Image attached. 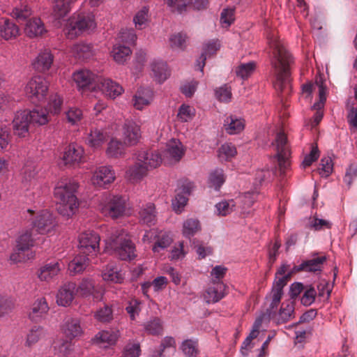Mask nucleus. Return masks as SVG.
Returning <instances> with one entry per match:
<instances>
[{
  "mask_svg": "<svg viewBox=\"0 0 357 357\" xmlns=\"http://www.w3.org/2000/svg\"><path fill=\"white\" fill-rule=\"evenodd\" d=\"M255 68V62L250 61L245 63H241L236 67L235 72L238 77L243 79H245L253 73Z\"/></svg>",
  "mask_w": 357,
  "mask_h": 357,
  "instance_id": "53",
  "label": "nucleus"
},
{
  "mask_svg": "<svg viewBox=\"0 0 357 357\" xmlns=\"http://www.w3.org/2000/svg\"><path fill=\"white\" fill-rule=\"evenodd\" d=\"M102 213L106 215L116 219L124 215L126 210V200L119 195L109 196L102 206Z\"/></svg>",
  "mask_w": 357,
  "mask_h": 357,
  "instance_id": "7",
  "label": "nucleus"
},
{
  "mask_svg": "<svg viewBox=\"0 0 357 357\" xmlns=\"http://www.w3.org/2000/svg\"><path fill=\"white\" fill-rule=\"evenodd\" d=\"M54 61V56L50 50H45L40 52L33 62L34 69L38 72L48 70Z\"/></svg>",
  "mask_w": 357,
  "mask_h": 357,
  "instance_id": "24",
  "label": "nucleus"
},
{
  "mask_svg": "<svg viewBox=\"0 0 357 357\" xmlns=\"http://www.w3.org/2000/svg\"><path fill=\"white\" fill-rule=\"evenodd\" d=\"M105 248L123 261H131L136 257L135 245L127 237L123 229H115L110 238L105 240Z\"/></svg>",
  "mask_w": 357,
  "mask_h": 357,
  "instance_id": "3",
  "label": "nucleus"
},
{
  "mask_svg": "<svg viewBox=\"0 0 357 357\" xmlns=\"http://www.w3.org/2000/svg\"><path fill=\"white\" fill-rule=\"evenodd\" d=\"M87 255H78L69 263L68 269L70 273L75 275L82 273L88 266Z\"/></svg>",
  "mask_w": 357,
  "mask_h": 357,
  "instance_id": "40",
  "label": "nucleus"
},
{
  "mask_svg": "<svg viewBox=\"0 0 357 357\" xmlns=\"http://www.w3.org/2000/svg\"><path fill=\"white\" fill-rule=\"evenodd\" d=\"M61 268L59 262H51L41 266L38 272V278L41 281L49 282L58 275Z\"/></svg>",
  "mask_w": 357,
  "mask_h": 357,
  "instance_id": "32",
  "label": "nucleus"
},
{
  "mask_svg": "<svg viewBox=\"0 0 357 357\" xmlns=\"http://www.w3.org/2000/svg\"><path fill=\"white\" fill-rule=\"evenodd\" d=\"M144 331L149 335H160L163 332V324L158 317H154L143 324Z\"/></svg>",
  "mask_w": 357,
  "mask_h": 357,
  "instance_id": "43",
  "label": "nucleus"
},
{
  "mask_svg": "<svg viewBox=\"0 0 357 357\" xmlns=\"http://www.w3.org/2000/svg\"><path fill=\"white\" fill-rule=\"evenodd\" d=\"M31 15V8L27 5L15 7L13 10V16L18 21H23Z\"/></svg>",
  "mask_w": 357,
  "mask_h": 357,
  "instance_id": "61",
  "label": "nucleus"
},
{
  "mask_svg": "<svg viewBox=\"0 0 357 357\" xmlns=\"http://www.w3.org/2000/svg\"><path fill=\"white\" fill-rule=\"evenodd\" d=\"M226 289L222 281L213 280L204 292V300L208 304L218 303L227 295Z\"/></svg>",
  "mask_w": 357,
  "mask_h": 357,
  "instance_id": "11",
  "label": "nucleus"
},
{
  "mask_svg": "<svg viewBox=\"0 0 357 357\" xmlns=\"http://www.w3.org/2000/svg\"><path fill=\"white\" fill-rule=\"evenodd\" d=\"M73 0H55L53 6V14L56 19L66 17L70 11Z\"/></svg>",
  "mask_w": 357,
  "mask_h": 357,
  "instance_id": "42",
  "label": "nucleus"
},
{
  "mask_svg": "<svg viewBox=\"0 0 357 357\" xmlns=\"http://www.w3.org/2000/svg\"><path fill=\"white\" fill-rule=\"evenodd\" d=\"M102 277L104 280L114 283L120 284L124 280L123 273L113 264H109L105 266L102 272Z\"/></svg>",
  "mask_w": 357,
  "mask_h": 357,
  "instance_id": "34",
  "label": "nucleus"
},
{
  "mask_svg": "<svg viewBox=\"0 0 357 357\" xmlns=\"http://www.w3.org/2000/svg\"><path fill=\"white\" fill-rule=\"evenodd\" d=\"M48 89V82L44 77L34 76L26 84L24 92L33 103L38 104L45 100Z\"/></svg>",
  "mask_w": 357,
  "mask_h": 357,
  "instance_id": "5",
  "label": "nucleus"
},
{
  "mask_svg": "<svg viewBox=\"0 0 357 357\" xmlns=\"http://www.w3.org/2000/svg\"><path fill=\"white\" fill-rule=\"evenodd\" d=\"M31 126L27 114V109L20 110L15 113L13 120V129L15 135L19 137H27Z\"/></svg>",
  "mask_w": 357,
  "mask_h": 357,
  "instance_id": "12",
  "label": "nucleus"
},
{
  "mask_svg": "<svg viewBox=\"0 0 357 357\" xmlns=\"http://www.w3.org/2000/svg\"><path fill=\"white\" fill-rule=\"evenodd\" d=\"M98 87L105 96L114 99L123 92V87L109 78H100Z\"/></svg>",
  "mask_w": 357,
  "mask_h": 357,
  "instance_id": "20",
  "label": "nucleus"
},
{
  "mask_svg": "<svg viewBox=\"0 0 357 357\" xmlns=\"http://www.w3.org/2000/svg\"><path fill=\"white\" fill-rule=\"evenodd\" d=\"M73 350V344L68 340L59 342L54 346L55 354L59 357H69Z\"/></svg>",
  "mask_w": 357,
  "mask_h": 357,
  "instance_id": "55",
  "label": "nucleus"
},
{
  "mask_svg": "<svg viewBox=\"0 0 357 357\" xmlns=\"http://www.w3.org/2000/svg\"><path fill=\"white\" fill-rule=\"evenodd\" d=\"M100 236L94 231H86L79 236L80 252L88 255H96L100 250Z\"/></svg>",
  "mask_w": 357,
  "mask_h": 357,
  "instance_id": "8",
  "label": "nucleus"
},
{
  "mask_svg": "<svg viewBox=\"0 0 357 357\" xmlns=\"http://www.w3.org/2000/svg\"><path fill=\"white\" fill-rule=\"evenodd\" d=\"M62 105V98L57 93L52 94L49 98L45 110L47 113L58 114L61 112Z\"/></svg>",
  "mask_w": 357,
  "mask_h": 357,
  "instance_id": "49",
  "label": "nucleus"
},
{
  "mask_svg": "<svg viewBox=\"0 0 357 357\" xmlns=\"http://www.w3.org/2000/svg\"><path fill=\"white\" fill-rule=\"evenodd\" d=\"M282 295L283 294H280L278 291L274 292L271 291L269 296H266V299L269 298L271 300L269 307L266 309V313L270 317L274 318Z\"/></svg>",
  "mask_w": 357,
  "mask_h": 357,
  "instance_id": "54",
  "label": "nucleus"
},
{
  "mask_svg": "<svg viewBox=\"0 0 357 357\" xmlns=\"http://www.w3.org/2000/svg\"><path fill=\"white\" fill-rule=\"evenodd\" d=\"M107 135L106 132L98 128H92L87 134L85 141L86 144L93 149H98L106 142Z\"/></svg>",
  "mask_w": 357,
  "mask_h": 357,
  "instance_id": "31",
  "label": "nucleus"
},
{
  "mask_svg": "<svg viewBox=\"0 0 357 357\" xmlns=\"http://www.w3.org/2000/svg\"><path fill=\"white\" fill-rule=\"evenodd\" d=\"M151 70L156 81L159 83L164 82L169 76L167 65L162 61H154L151 64Z\"/></svg>",
  "mask_w": 357,
  "mask_h": 357,
  "instance_id": "35",
  "label": "nucleus"
},
{
  "mask_svg": "<svg viewBox=\"0 0 357 357\" xmlns=\"http://www.w3.org/2000/svg\"><path fill=\"white\" fill-rule=\"evenodd\" d=\"M107 155L111 158H118L124 153V144L119 140L112 139L107 149Z\"/></svg>",
  "mask_w": 357,
  "mask_h": 357,
  "instance_id": "51",
  "label": "nucleus"
},
{
  "mask_svg": "<svg viewBox=\"0 0 357 357\" xmlns=\"http://www.w3.org/2000/svg\"><path fill=\"white\" fill-rule=\"evenodd\" d=\"M316 296L317 291L312 286H307L303 290L301 302L305 306H310L314 302Z\"/></svg>",
  "mask_w": 357,
  "mask_h": 357,
  "instance_id": "58",
  "label": "nucleus"
},
{
  "mask_svg": "<svg viewBox=\"0 0 357 357\" xmlns=\"http://www.w3.org/2000/svg\"><path fill=\"white\" fill-rule=\"evenodd\" d=\"M20 34L18 26L8 19L0 22V36L6 40L15 39Z\"/></svg>",
  "mask_w": 357,
  "mask_h": 357,
  "instance_id": "27",
  "label": "nucleus"
},
{
  "mask_svg": "<svg viewBox=\"0 0 357 357\" xmlns=\"http://www.w3.org/2000/svg\"><path fill=\"white\" fill-rule=\"evenodd\" d=\"M36 170L33 166L26 165L22 171V182L24 188L29 190L36 183Z\"/></svg>",
  "mask_w": 357,
  "mask_h": 357,
  "instance_id": "41",
  "label": "nucleus"
},
{
  "mask_svg": "<svg viewBox=\"0 0 357 357\" xmlns=\"http://www.w3.org/2000/svg\"><path fill=\"white\" fill-rule=\"evenodd\" d=\"M137 35L132 29L122 30L119 35L120 41L125 45H134L137 40Z\"/></svg>",
  "mask_w": 357,
  "mask_h": 357,
  "instance_id": "59",
  "label": "nucleus"
},
{
  "mask_svg": "<svg viewBox=\"0 0 357 357\" xmlns=\"http://www.w3.org/2000/svg\"><path fill=\"white\" fill-rule=\"evenodd\" d=\"M181 349L186 356H196L198 354L197 341L193 340H185L182 342Z\"/></svg>",
  "mask_w": 357,
  "mask_h": 357,
  "instance_id": "56",
  "label": "nucleus"
},
{
  "mask_svg": "<svg viewBox=\"0 0 357 357\" xmlns=\"http://www.w3.org/2000/svg\"><path fill=\"white\" fill-rule=\"evenodd\" d=\"M96 28L93 17L78 15L77 17L70 20L67 27V36L73 39L79 34L93 30Z\"/></svg>",
  "mask_w": 357,
  "mask_h": 357,
  "instance_id": "6",
  "label": "nucleus"
},
{
  "mask_svg": "<svg viewBox=\"0 0 357 357\" xmlns=\"http://www.w3.org/2000/svg\"><path fill=\"white\" fill-rule=\"evenodd\" d=\"M62 331L66 337L69 340L80 337L84 333L80 320L73 317H69L65 319L62 326Z\"/></svg>",
  "mask_w": 357,
  "mask_h": 357,
  "instance_id": "19",
  "label": "nucleus"
},
{
  "mask_svg": "<svg viewBox=\"0 0 357 357\" xmlns=\"http://www.w3.org/2000/svg\"><path fill=\"white\" fill-rule=\"evenodd\" d=\"M326 261L325 256L317 257L311 259L303 261L301 264L294 267L296 271L320 272L324 263Z\"/></svg>",
  "mask_w": 357,
  "mask_h": 357,
  "instance_id": "23",
  "label": "nucleus"
},
{
  "mask_svg": "<svg viewBox=\"0 0 357 357\" xmlns=\"http://www.w3.org/2000/svg\"><path fill=\"white\" fill-rule=\"evenodd\" d=\"M71 51L75 58L84 61L92 56L93 46L86 43H79L73 46Z\"/></svg>",
  "mask_w": 357,
  "mask_h": 357,
  "instance_id": "37",
  "label": "nucleus"
},
{
  "mask_svg": "<svg viewBox=\"0 0 357 357\" xmlns=\"http://www.w3.org/2000/svg\"><path fill=\"white\" fill-rule=\"evenodd\" d=\"M215 208L218 215L226 216L235 210L236 204L233 199L225 200L218 203Z\"/></svg>",
  "mask_w": 357,
  "mask_h": 357,
  "instance_id": "57",
  "label": "nucleus"
},
{
  "mask_svg": "<svg viewBox=\"0 0 357 357\" xmlns=\"http://www.w3.org/2000/svg\"><path fill=\"white\" fill-rule=\"evenodd\" d=\"M186 35L178 33L171 36L169 38L170 46L173 49L183 50L185 47Z\"/></svg>",
  "mask_w": 357,
  "mask_h": 357,
  "instance_id": "64",
  "label": "nucleus"
},
{
  "mask_svg": "<svg viewBox=\"0 0 357 357\" xmlns=\"http://www.w3.org/2000/svg\"><path fill=\"white\" fill-rule=\"evenodd\" d=\"M27 114L32 126H43L49 121L48 113L43 109L27 110Z\"/></svg>",
  "mask_w": 357,
  "mask_h": 357,
  "instance_id": "38",
  "label": "nucleus"
},
{
  "mask_svg": "<svg viewBox=\"0 0 357 357\" xmlns=\"http://www.w3.org/2000/svg\"><path fill=\"white\" fill-rule=\"evenodd\" d=\"M201 230V225L197 219L189 218L183 223V235L188 238H190Z\"/></svg>",
  "mask_w": 357,
  "mask_h": 357,
  "instance_id": "44",
  "label": "nucleus"
},
{
  "mask_svg": "<svg viewBox=\"0 0 357 357\" xmlns=\"http://www.w3.org/2000/svg\"><path fill=\"white\" fill-rule=\"evenodd\" d=\"M223 128L229 135H237L245 128V120L236 115L230 114L225 117L223 123Z\"/></svg>",
  "mask_w": 357,
  "mask_h": 357,
  "instance_id": "21",
  "label": "nucleus"
},
{
  "mask_svg": "<svg viewBox=\"0 0 357 357\" xmlns=\"http://www.w3.org/2000/svg\"><path fill=\"white\" fill-rule=\"evenodd\" d=\"M157 213L154 204L147 203L142 205L138 212L139 223L149 227L155 225L157 222Z\"/></svg>",
  "mask_w": 357,
  "mask_h": 357,
  "instance_id": "18",
  "label": "nucleus"
},
{
  "mask_svg": "<svg viewBox=\"0 0 357 357\" xmlns=\"http://www.w3.org/2000/svg\"><path fill=\"white\" fill-rule=\"evenodd\" d=\"M119 337L118 331H101L92 339L93 344L107 347L115 344Z\"/></svg>",
  "mask_w": 357,
  "mask_h": 357,
  "instance_id": "25",
  "label": "nucleus"
},
{
  "mask_svg": "<svg viewBox=\"0 0 357 357\" xmlns=\"http://www.w3.org/2000/svg\"><path fill=\"white\" fill-rule=\"evenodd\" d=\"M73 79L79 89L89 87L94 80V75L89 70L82 69L75 72Z\"/></svg>",
  "mask_w": 357,
  "mask_h": 357,
  "instance_id": "33",
  "label": "nucleus"
},
{
  "mask_svg": "<svg viewBox=\"0 0 357 357\" xmlns=\"http://www.w3.org/2000/svg\"><path fill=\"white\" fill-rule=\"evenodd\" d=\"M123 136L125 144L135 145L141 138L139 126L132 120H126L123 127Z\"/></svg>",
  "mask_w": 357,
  "mask_h": 357,
  "instance_id": "14",
  "label": "nucleus"
},
{
  "mask_svg": "<svg viewBox=\"0 0 357 357\" xmlns=\"http://www.w3.org/2000/svg\"><path fill=\"white\" fill-rule=\"evenodd\" d=\"M12 139L10 129L6 126H0V151H6Z\"/></svg>",
  "mask_w": 357,
  "mask_h": 357,
  "instance_id": "60",
  "label": "nucleus"
},
{
  "mask_svg": "<svg viewBox=\"0 0 357 357\" xmlns=\"http://www.w3.org/2000/svg\"><path fill=\"white\" fill-rule=\"evenodd\" d=\"M36 233L29 229L22 231L16 240V249L10 255V259L14 263L24 262L33 258L30 248L33 246Z\"/></svg>",
  "mask_w": 357,
  "mask_h": 357,
  "instance_id": "4",
  "label": "nucleus"
},
{
  "mask_svg": "<svg viewBox=\"0 0 357 357\" xmlns=\"http://www.w3.org/2000/svg\"><path fill=\"white\" fill-rule=\"evenodd\" d=\"M294 303L293 301L282 303L278 314L275 313L274 318L277 324H285L294 317Z\"/></svg>",
  "mask_w": 357,
  "mask_h": 357,
  "instance_id": "30",
  "label": "nucleus"
},
{
  "mask_svg": "<svg viewBox=\"0 0 357 357\" xmlns=\"http://www.w3.org/2000/svg\"><path fill=\"white\" fill-rule=\"evenodd\" d=\"M45 331L43 327L38 326H33L26 335L25 346L31 347L36 344L43 336Z\"/></svg>",
  "mask_w": 357,
  "mask_h": 357,
  "instance_id": "46",
  "label": "nucleus"
},
{
  "mask_svg": "<svg viewBox=\"0 0 357 357\" xmlns=\"http://www.w3.org/2000/svg\"><path fill=\"white\" fill-rule=\"evenodd\" d=\"M165 151L170 158L176 161L180 160L184 155L183 144L179 140L175 139H172L167 142Z\"/></svg>",
  "mask_w": 357,
  "mask_h": 357,
  "instance_id": "36",
  "label": "nucleus"
},
{
  "mask_svg": "<svg viewBox=\"0 0 357 357\" xmlns=\"http://www.w3.org/2000/svg\"><path fill=\"white\" fill-rule=\"evenodd\" d=\"M220 47V41L218 39H213L208 40L207 43H204L203 47V52L202 53L199 60L197 61L198 63V70L200 71H203L204 67L205 66V61L206 59L207 56H211L216 54L217 51Z\"/></svg>",
  "mask_w": 357,
  "mask_h": 357,
  "instance_id": "28",
  "label": "nucleus"
},
{
  "mask_svg": "<svg viewBox=\"0 0 357 357\" xmlns=\"http://www.w3.org/2000/svg\"><path fill=\"white\" fill-rule=\"evenodd\" d=\"M236 153V146L231 143L223 144L218 150V157L221 160H230Z\"/></svg>",
  "mask_w": 357,
  "mask_h": 357,
  "instance_id": "50",
  "label": "nucleus"
},
{
  "mask_svg": "<svg viewBox=\"0 0 357 357\" xmlns=\"http://www.w3.org/2000/svg\"><path fill=\"white\" fill-rule=\"evenodd\" d=\"M149 170L146 166L142 165L137 160V162L129 167L126 172L127 176L132 181H137L141 180L147 173Z\"/></svg>",
  "mask_w": 357,
  "mask_h": 357,
  "instance_id": "45",
  "label": "nucleus"
},
{
  "mask_svg": "<svg viewBox=\"0 0 357 357\" xmlns=\"http://www.w3.org/2000/svg\"><path fill=\"white\" fill-rule=\"evenodd\" d=\"M142 301L135 298H132L127 302L125 309L130 320L134 321L139 316L142 310Z\"/></svg>",
  "mask_w": 357,
  "mask_h": 357,
  "instance_id": "47",
  "label": "nucleus"
},
{
  "mask_svg": "<svg viewBox=\"0 0 357 357\" xmlns=\"http://www.w3.org/2000/svg\"><path fill=\"white\" fill-rule=\"evenodd\" d=\"M95 319L102 323H108L113 319V310L112 306L105 305L100 307L94 314Z\"/></svg>",
  "mask_w": 357,
  "mask_h": 357,
  "instance_id": "52",
  "label": "nucleus"
},
{
  "mask_svg": "<svg viewBox=\"0 0 357 357\" xmlns=\"http://www.w3.org/2000/svg\"><path fill=\"white\" fill-rule=\"evenodd\" d=\"M49 307L44 298L37 299L32 305L29 312V319L33 322L40 321L43 316L48 312Z\"/></svg>",
  "mask_w": 357,
  "mask_h": 357,
  "instance_id": "26",
  "label": "nucleus"
},
{
  "mask_svg": "<svg viewBox=\"0 0 357 357\" xmlns=\"http://www.w3.org/2000/svg\"><path fill=\"white\" fill-rule=\"evenodd\" d=\"M24 32L29 38H34L42 36L46 29L40 18L33 17L26 22Z\"/></svg>",
  "mask_w": 357,
  "mask_h": 357,
  "instance_id": "29",
  "label": "nucleus"
},
{
  "mask_svg": "<svg viewBox=\"0 0 357 357\" xmlns=\"http://www.w3.org/2000/svg\"><path fill=\"white\" fill-rule=\"evenodd\" d=\"M148 13L149 9L146 7H143L135 15L133 22L138 29H142L145 27L146 22L147 21Z\"/></svg>",
  "mask_w": 357,
  "mask_h": 357,
  "instance_id": "62",
  "label": "nucleus"
},
{
  "mask_svg": "<svg viewBox=\"0 0 357 357\" xmlns=\"http://www.w3.org/2000/svg\"><path fill=\"white\" fill-rule=\"evenodd\" d=\"M56 226L55 219L49 211L43 210L37 215L32 223L33 231L36 234H46L50 232Z\"/></svg>",
  "mask_w": 357,
  "mask_h": 357,
  "instance_id": "9",
  "label": "nucleus"
},
{
  "mask_svg": "<svg viewBox=\"0 0 357 357\" xmlns=\"http://www.w3.org/2000/svg\"><path fill=\"white\" fill-rule=\"evenodd\" d=\"M270 48L269 56L274 70L273 86L278 91L282 92L290 82L289 65L292 58L280 40L273 33L268 36Z\"/></svg>",
  "mask_w": 357,
  "mask_h": 357,
  "instance_id": "1",
  "label": "nucleus"
},
{
  "mask_svg": "<svg viewBox=\"0 0 357 357\" xmlns=\"http://www.w3.org/2000/svg\"><path fill=\"white\" fill-rule=\"evenodd\" d=\"M277 153L275 157L278 159L281 169H286L288 166V156L290 154L287 137L283 131L277 133L275 142Z\"/></svg>",
  "mask_w": 357,
  "mask_h": 357,
  "instance_id": "10",
  "label": "nucleus"
},
{
  "mask_svg": "<svg viewBox=\"0 0 357 357\" xmlns=\"http://www.w3.org/2000/svg\"><path fill=\"white\" fill-rule=\"evenodd\" d=\"M137 160L147 169H155L162 162L161 155L157 151L141 150L137 154Z\"/></svg>",
  "mask_w": 357,
  "mask_h": 357,
  "instance_id": "16",
  "label": "nucleus"
},
{
  "mask_svg": "<svg viewBox=\"0 0 357 357\" xmlns=\"http://www.w3.org/2000/svg\"><path fill=\"white\" fill-rule=\"evenodd\" d=\"M209 186L219 190L225 181V177L222 169H215L210 173L208 177Z\"/></svg>",
  "mask_w": 357,
  "mask_h": 357,
  "instance_id": "48",
  "label": "nucleus"
},
{
  "mask_svg": "<svg viewBox=\"0 0 357 357\" xmlns=\"http://www.w3.org/2000/svg\"><path fill=\"white\" fill-rule=\"evenodd\" d=\"M153 93L149 88H139L133 96V106L138 110H142L144 107L151 104L153 100Z\"/></svg>",
  "mask_w": 357,
  "mask_h": 357,
  "instance_id": "22",
  "label": "nucleus"
},
{
  "mask_svg": "<svg viewBox=\"0 0 357 357\" xmlns=\"http://www.w3.org/2000/svg\"><path fill=\"white\" fill-rule=\"evenodd\" d=\"M172 242V239L168 234H162L159 236L158 241L153 246V251L154 252H160V250H164L169 247Z\"/></svg>",
  "mask_w": 357,
  "mask_h": 357,
  "instance_id": "63",
  "label": "nucleus"
},
{
  "mask_svg": "<svg viewBox=\"0 0 357 357\" xmlns=\"http://www.w3.org/2000/svg\"><path fill=\"white\" fill-rule=\"evenodd\" d=\"M78 185L75 181H61L54 188V197L59 201L58 212L63 216H73L79 207V202L75 192Z\"/></svg>",
  "mask_w": 357,
  "mask_h": 357,
  "instance_id": "2",
  "label": "nucleus"
},
{
  "mask_svg": "<svg viewBox=\"0 0 357 357\" xmlns=\"http://www.w3.org/2000/svg\"><path fill=\"white\" fill-rule=\"evenodd\" d=\"M131 52L128 46L116 44L112 48V55L116 63L123 64L130 58Z\"/></svg>",
  "mask_w": 357,
  "mask_h": 357,
  "instance_id": "39",
  "label": "nucleus"
},
{
  "mask_svg": "<svg viewBox=\"0 0 357 357\" xmlns=\"http://www.w3.org/2000/svg\"><path fill=\"white\" fill-rule=\"evenodd\" d=\"M115 179V174L109 166H101L94 172L91 181L93 185L106 188L107 185L112 183Z\"/></svg>",
  "mask_w": 357,
  "mask_h": 357,
  "instance_id": "13",
  "label": "nucleus"
},
{
  "mask_svg": "<svg viewBox=\"0 0 357 357\" xmlns=\"http://www.w3.org/2000/svg\"><path fill=\"white\" fill-rule=\"evenodd\" d=\"M76 294V284L75 282H68L60 287L56 294V303L59 305L66 307L69 306Z\"/></svg>",
  "mask_w": 357,
  "mask_h": 357,
  "instance_id": "17",
  "label": "nucleus"
},
{
  "mask_svg": "<svg viewBox=\"0 0 357 357\" xmlns=\"http://www.w3.org/2000/svg\"><path fill=\"white\" fill-rule=\"evenodd\" d=\"M84 149L77 144H70L65 149L63 160L66 165H75L82 161Z\"/></svg>",
  "mask_w": 357,
  "mask_h": 357,
  "instance_id": "15",
  "label": "nucleus"
}]
</instances>
